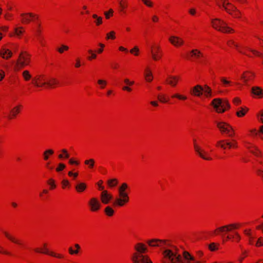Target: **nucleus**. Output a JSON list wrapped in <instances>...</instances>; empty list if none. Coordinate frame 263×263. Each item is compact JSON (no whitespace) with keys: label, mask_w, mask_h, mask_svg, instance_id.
I'll list each match as a JSON object with an SVG mask.
<instances>
[{"label":"nucleus","mask_w":263,"mask_h":263,"mask_svg":"<svg viewBox=\"0 0 263 263\" xmlns=\"http://www.w3.org/2000/svg\"><path fill=\"white\" fill-rule=\"evenodd\" d=\"M176 251L178 249L176 247H174ZM164 256L171 260L173 263H190L191 261H195V258L189 252L184 251L183 253V257L177 252H173L171 250H166L163 252Z\"/></svg>","instance_id":"nucleus-1"},{"label":"nucleus","mask_w":263,"mask_h":263,"mask_svg":"<svg viewBox=\"0 0 263 263\" xmlns=\"http://www.w3.org/2000/svg\"><path fill=\"white\" fill-rule=\"evenodd\" d=\"M128 186L126 183H123L119 188V197L116 198L114 202L115 206H122L129 201V197L126 191L128 189Z\"/></svg>","instance_id":"nucleus-2"},{"label":"nucleus","mask_w":263,"mask_h":263,"mask_svg":"<svg viewBox=\"0 0 263 263\" xmlns=\"http://www.w3.org/2000/svg\"><path fill=\"white\" fill-rule=\"evenodd\" d=\"M31 55L26 51H21L15 64L14 68L15 71H19L30 65Z\"/></svg>","instance_id":"nucleus-3"},{"label":"nucleus","mask_w":263,"mask_h":263,"mask_svg":"<svg viewBox=\"0 0 263 263\" xmlns=\"http://www.w3.org/2000/svg\"><path fill=\"white\" fill-rule=\"evenodd\" d=\"M211 25L214 29L224 33L232 34L235 32V30L229 26L226 22L218 18L212 19Z\"/></svg>","instance_id":"nucleus-4"},{"label":"nucleus","mask_w":263,"mask_h":263,"mask_svg":"<svg viewBox=\"0 0 263 263\" xmlns=\"http://www.w3.org/2000/svg\"><path fill=\"white\" fill-rule=\"evenodd\" d=\"M215 110L217 113H223L230 107L228 100H222L220 98L214 99L211 103Z\"/></svg>","instance_id":"nucleus-5"},{"label":"nucleus","mask_w":263,"mask_h":263,"mask_svg":"<svg viewBox=\"0 0 263 263\" xmlns=\"http://www.w3.org/2000/svg\"><path fill=\"white\" fill-rule=\"evenodd\" d=\"M216 125L222 135H226L229 137L235 136V131L232 126L225 122H218Z\"/></svg>","instance_id":"nucleus-6"},{"label":"nucleus","mask_w":263,"mask_h":263,"mask_svg":"<svg viewBox=\"0 0 263 263\" xmlns=\"http://www.w3.org/2000/svg\"><path fill=\"white\" fill-rule=\"evenodd\" d=\"M215 147L223 150H226L227 148L235 149L238 147V143L235 140L222 139L216 142Z\"/></svg>","instance_id":"nucleus-7"},{"label":"nucleus","mask_w":263,"mask_h":263,"mask_svg":"<svg viewBox=\"0 0 263 263\" xmlns=\"http://www.w3.org/2000/svg\"><path fill=\"white\" fill-rule=\"evenodd\" d=\"M222 10H225L228 13L235 18H240L241 17V12L229 1L227 2Z\"/></svg>","instance_id":"nucleus-8"},{"label":"nucleus","mask_w":263,"mask_h":263,"mask_svg":"<svg viewBox=\"0 0 263 263\" xmlns=\"http://www.w3.org/2000/svg\"><path fill=\"white\" fill-rule=\"evenodd\" d=\"M151 52L152 58L155 61H158L161 59L163 56V51L159 44H155L151 47Z\"/></svg>","instance_id":"nucleus-9"},{"label":"nucleus","mask_w":263,"mask_h":263,"mask_svg":"<svg viewBox=\"0 0 263 263\" xmlns=\"http://www.w3.org/2000/svg\"><path fill=\"white\" fill-rule=\"evenodd\" d=\"M47 77L44 74H37L32 79V84L36 87H46Z\"/></svg>","instance_id":"nucleus-10"},{"label":"nucleus","mask_w":263,"mask_h":263,"mask_svg":"<svg viewBox=\"0 0 263 263\" xmlns=\"http://www.w3.org/2000/svg\"><path fill=\"white\" fill-rule=\"evenodd\" d=\"M187 57L189 60L197 62L203 58L204 54L201 50L195 48L192 49L188 52Z\"/></svg>","instance_id":"nucleus-11"},{"label":"nucleus","mask_w":263,"mask_h":263,"mask_svg":"<svg viewBox=\"0 0 263 263\" xmlns=\"http://www.w3.org/2000/svg\"><path fill=\"white\" fill-rule=\"evenodd\" d=\"M194 147L195 151L203 159L210 161L212 160L210 154L202 148L197 143L196 140L194 141Z\"/></svg>","instance_id":"nucleus-12"},{"label":"nucleus","mask_w":263,"mask_h":263,"mask_svg":"<svg viewBox=\"0 0 263 263\" xmlns=\"http://www.w3.org/2000/svg\"><path fill=\"white\" fill-rule=\"evenodd\" d=\"M38 20V15L33 13H23L21 15V22L23 24H28L31 22H36Z\"/></svg>","instance_id":"nucleus-13"},{"label":"nucleus","mask_w":263,"mask_h":263,"mask_svg":"<svg viewBox=\"0 0 263 263\" xmlns=\"http://www.w3.org/2000/svg\"><path fill=\"white\" fill-rule=\"evenodd\" d=\"M227 45L230 47H235L239 52L249 57H252V55L249 53V48L240 46L233 40H231L228 41Z\"/></svg>","instance_id":"nucleus-14"},{"label":"nucleus","mask_w":263,"mask_h":263,"mask_svg":"<svg viewBox=\"0 0 263 263\" xmlns=\"http://www.w3.org/2000/svg\"><path fill=\"white\" fill-rule=\"evenodd\" d=\"M88 206L91 212H98L101 207V204L97 198L92 197L88 202Z\"/></svg>","instance_id":"nucleus-15"},{"label":"nucleus","mask_w":263,"mask_h":263,"mask_svg":"<svg viewBox=\"0 0 263 263\" xmlns=\"http://www.w3.org/2000/svg\"><path fill=\"white\" fill-rule=\"evenodd\" d=\"M132 259L134 263H152L147 256L137 253L134 254Z\"/></svg>","instance_id":"nucleus-16"},{"label":"nucleus","mask_w":263,"mask_h":263,"mask_svg":"<svg viewBox=\"0 0 263 263\" xmlns=\"http://www.w3.org/2000/svg\"><path fill=\"white\" fill-rule=\"evenodd\" d=\"M23 108L22 105H18L13 107L9 111L7 119L8 120H14L17 118V115L21 112V110Z\"/></svg>","instance_id":"nucleus-17"},{"label":"nucleus","mask_w":263,"mask_h":263,"mask_svg":"<svg viewBox=\"0 0 263 263\" xmlns=\"http://www.w3.org/2000/svg\"><path fill=\"white\" fill-rule=\"evenodd\" d=\"M255 78V73L251 71H245L241 75L240 80L244 84H247L248 82L252 81Z\"/></svg>","instance_id":"nucleus-18"},{"label":"nucleus","mask_w":263,"mask_h":263,"mask_svg":"<svg viewBox=\"0 0 263 263\" xmlns=\"http://www.w3.org/2000/svg\"><path fill=\"white\" fill-rule=\"evenodd\" d=\"M168 41L176 47H181L184 44V41L182 38L175 35L171 36L168 39Z\"/></svg>","instance_id":"nucleus-19"},{"label":"nucleus","mask_w":263,"mask_h":263,"mask_svg":"<svg viewBox=\"0 0 263 263\" xmlns=\"http://www.w3.org/2000/svg\"><path fill=\"white\" fill-rule=\"evenodd\" d=\"M60 85L59 80L54 77H47L46 88H54Z\"/></svg>","instance_id":"nucleus-20"},{"label":"nucleus","mask_w":263,"mask_h":263,"mask_svg":"<svg viewBox=\"0 0 263 263\" xmlns=\"http://www.w3.org/2000/svg\"><path fill=\"white\" fill-rule=\"evenodd\" d=\"M180 80V76L170 75L167 77L166 82L171 86L175 87L177 85Z\"/></svg>","instance_id":"nucleus-21"},{"label":"nucleus","mask_w":263,"mask_h":263,"mask_svg":"<svg viewBox=\"0 0 263 263\" xmlns=\"http://www.w3.org/2000/svg\"><path fill=\"white\" fill-rule=\"evenodd\" d=\"M203 87L200 85H196L190 89V93L191 95L200 97L203 95Z\"/></svg>","instance_id":"nucleus-22"},{"label":"nucleus","mask_w":263,"mask_h":263,"mask_svg":"<svg viewBox=\"0 0 263 263\" xmlns=\"http://www.w3.org/2000/svg\"><path fill=\"white\" fill-rule=\"evenodd\" d=\"M253 97L257 99L263 98V89L259 86H253L251 88Z\"/></svg>","instance_id":"nucleus-23"},{"label":"nucleus","mask_w":263,"mask_h":263,"mask_svg":"<svg viewBox=\"0 0 263 263\" xmlns=\"http://www.w3.org/2000/svg\"><path fill=\"white\" fill-rule=\"evenodd\" d=\"M240 227L239 223H233L219 228L217 231L218 232L231 231L233 229H238Z\"/></svg>","instance_id":"nucleus-24"},{"label":"nucleus","mask_w":263,"mask_h":263,"mask_svg":"<svg viewBox=\"0 0 263 263\" xmlns=\"http://www.w3.org/2000/svg\"><path fill=\"white\" fill-rule=\"evenodd\" d=\"M13 55L11 50L5 47H3L0 49V57L5 60H9Z\"/></svg>","instance_id":"nucleus-25"},{"label":"nucleus","mask_w":263,"mask_h":263,"mask_svg":"<svg viewBox=\"0 0 263 263\" xmlns=\"http://www.w3.org/2000/svg\"><path fill=\"white\" fill-rule=\"evenodd\" d=\"M123 82L126 85L122 87V90L127 92H131L133 89L130 87L135 84V81L133 80H130L128 78H125L123 80Z\"/></svg>","instance_id":"nucleus-26"},{"label":"nucleus","mask_w":263,"mask_h":263,"mask_svg":"<svg viewBox=\"0 0 263 263\" xmlns=\"http://www.w3.org/2000/svg\"><path fill=\"white\" fill-rule=\"evenodd\" d=\"M111 199V195L108 194L106 190H104L102 192L101 194V200L103 203L105 204H108Z\"/></svg>","instance_id":"nucleus-27"},{"label":"nucleus","mask_w":263,"mask_h":263,"mask_svg":"<svg viewBox=\"0 0 263 263\" xmlns=\"http://www.w3.org/2000/svg\"><path fill=\"white\" fill-rule=\"evenodd\" d=\"M91 18L92 24L96 27H99L103 23V17L101 16L98 15L96 13H93L91 15Z\"/></svg>","instance_id":"nucleus-28"},{"label":"nucleus","mask_w":263,"mask_h":263,"mask_svg":"<svg viewBox=\"0 0 263 263\" xmlns=\"http://www.w3.org/2000/svg\"><path fill=\"white\" fill-rule=\"evenodd\" d=\"M128 7V2L127 0L119 1V12L123 14L126 13V9Z\"/></svg>","instance_id":"nucleus-29"},{"label":"nucleus","mask_w":263,"mask_h":263,"mask_svg":"<svg viewBox=\"0 0 263 263\" xmlns=\"http://www.w3.org/2000/svg\"><path fill=\"white\" fill-rule=\"evenodd\" d=\"M143 74L144 79L146 82H151L153 81V76L152 70L149 66L145 67Z\"/></svg>","instance_id":"nucleus-30"},{"label":"nucleus","mask_w":263,"mask_h":263,"mask_svg":"<svg viewBox=\"0 0 263 263\" xmlns=\"http://www.w3.org/2000/svg\"><path fill=\"white\" fill-rule=\"evenodd\" d=\"M203 94L206 98H211L214 96L213 94L212 89L205 85L203 87Z\"/></svg>","instance_id":"nucleus-31"},{"label":"nucleus","mask_w":263,"mask_h":263,"mask_svg":"<svg viewBox=\"0 0 263 263\" xmlns=\"http://www.w3.org/2000/svg\"><path fill=\"white\" fill-rule=\"evenodd\" d=\"M246 147L254 155L258 157L261 156V152L256 146L251 144H248L246 145Z\"/></svg>","instance_id":"nucleus-32"},{"label":"nucleus","mask_w":263,"mask_h":263,"mask_svg":"<svg viewBox=\"0 0 263 263\" xmlns=\"http://www.w3.org/2000/svg\"><path fill=\"white\" fill-rule=\"evenodd\" d=\"M25 32V29L23 27L20 26L15 27L14 29V35L21 39Z\"/></svg>","instance_id":"nucleus-33"},{"label":"nucleus","mask_w":263,"mask_h":263,"mask_svg":"<svg viewBox=\"0 0 263 263\" xmlns=\"http://www.w3.org/2000/svg\"><path fill=\"white\" fill-rule=\"evenodd\" d=\"M54 151L52 149H47L43 153V158L45 161H47L54 154Z\"/></svg>","instance_id":"nucleus-34"},{"label":"nucleus","mask_w":263,"mask_h":263,"mask_svg":"<svg viewBox=\"0 0 263 263\" xmlns=\"http://www.w3.org/2000/svg\"><path fill=\"white\" fill-rule=\"evenodd\" d=\"M159 242H160V243H165V240L154 239L149 240L147 241V243L148 244L149 246H150L151 247L161 246V245L159 243Z\"/></svg>","instance_id":"nucleus-35"},{"label":"nucleus","mask_w":263,"mask_h":263,"mask_svg":"<svg viewBox=\"0 0 263 263\" xmlns=\"http://www.w3.org/2000/svg\"><path fill=\"white\" fill-rule=\"evenodd\" d=\"M135 250L139 253V254H142L147 251V248L144 244L141 243H137L135 247Z\"/></svg>","instance_id":"nucleus-36"},{"label":"nucleus","mask_w":263,"mask_h":263,"mask_svg":"<svg viewBox=\"0 0 263 263\" xmlns=\"http://www.w3.org/2000/svg\"><path fill=\"white\" fill-rule=\"evenodd\" d=\"M172 99H177L179 101H185L188 99V97L186 95L181 94L179 93H175L171 96Z\"/></svg>","instance_id":"nucleus-37"},{"label":"nucleus","mask_w":263,"mask_h":263,"mask_svg":"<svg viewBox=\"0 0 263 263\" xmlns=\"http://www.w3.org/2000/svg\"><path fill=\"white\" fill-rule=\"evenodd\" d=\"M248 110L249 108L247 107H239L238 108V110L236 111V116L239 118L243 117L246 115Z\"/></svg>","instance_id":"nucleus-38"},{"label":"nucleus","mask_w":263,"mask_h":263,"mask_svg":"<svg viewBox=\"0 0 263 263\" xmlns=\"http://www.w3.org/2000/svg\"><path fill=\"white\" fill-rule=\"evenodd\" d=\"M34 250L36 252L42 253H44V254H48V255H51L52 256L55 257H57V258H62V256L61 254H55V253H53L52 252H50L48 251V250L47 249H45L44 251H42L41 250H40L38 248L35 249Z\"/></svg>","instance_id":"nucleus-39"},{"label":"nucleus","mask_w":263,"mask_h":263,"mask_svg":"<svg viewBox=\"0 0 263 263\" xmlns=\"http://www.w3.org/2000/svg\"><path fill=\"white\" fill-rule=\"evenodd\" d=\"M69 49V46L65 44H61L60 46L56 48V50L60 54H63L65 52L68 51Z\"/></svg>","instance_id":"nucleus-40"},{"label":"nucleus","mask_w":263,"mask_h":263,"mask_svg":"<svg viewBox=\"0 0 263 263\" xmlns=\"http://www.w3.org/2000/svg\"><path fill=\"white\" fill-rule=\"evenodd\" d=\"M86 184L84 182L79 183L76 186V190L78 193H82L84 192L86 189Z\"/></svg>","instance_id":"nucleus-41"},{"label":"nucleus","mask_w":263,"mask_h":263,"mask_svg":"<svg viewBox=\"0 0 263 263\" xmlns=\"http://www.w3.org/2000/svg\"><path fill=\"white\" fill-rule=\"evenodd\" d=\"M229 0H214L215 5L220 9H222Z\"/></svg>","instance_id":"nucleus-42"},{"label":"nucleus","mask_w":263,"mask_h":263,"mask_svg":"<svg viewBox=\"0 0 263 263\" xmlns=\"http://www.w3.org/2000/svg\"><path fill=\"white\" fill-rule=\"evenodd\" d=\"M220 82L221 83L222 86L223 87H228L231 86L232 84V82L228 80L225 77H222L220 78Z\"/></svg>","instance_id":"nucleus-43"},{"label":"nucleus","mask_w":263,"mask_h":263,"mask_svg":"<svg viewBox=\"0 0 263 263\" xmlns=\"http://www.w3.org/2000/svg\"><path fill=\"white\" fill-rule=\"evenodd\" d=\"M22 77L25 81H29L32 79V76L28 70H25L23 71Z\"/></svg>","instance_id":"nucleus-44"},{"label":"nucleus","mask_w":263,"mask_h":263,"mask_svg":"<svg viewBox=\"0 0 263 263\" xmlns=\"http://www.w3.org/2000/svg\"><path fill=\"white\" fill-rule=\"evenodd\" d=\"M37 39L40 47L44 48L47 46V42L43 36L37 37Z\"/></svg>","instance_id":"nucleus-45"},{"label":"nucleus","mask_w":263,"mask_h":263,"mask_svg":"<svg viewBox=\"0 0 263 263\" xmlns=\"http://www.w3.org/2000/svg\"><path fill=\"white\" fill-rule=\"evenodd\" d=\"M47 184L49 186V189L53 190L57 187L55 180L52 178H50L47 181Z\"/></svg>","instance_id":"nucleus-46"},{"label":"nucleus","mask_w":263,"mask_h":263,"mask_svg":"<svg viewBox=\"0 0 263 263\" xmlns=\"http://www.w3.org/2000/svg\"><path fill=\"white\" fill-rule=\"evenodd\" d=\"M4 234H5V235L6 236V237L8 239H9L10 241H11L12 242H13L15 243L20 245H22L21 242L19 240L16 239L14 237H12L11 235H10L7 232H4Z\"/></svg>","instance_id":"nucleus-47"},{"label":"nucleus","mask_w":263,"mask_h":263,"mask_svg":"<svg viewBox=\"0 0 263 263\" xmlns=\"http://www.w3.org/2000/svg\"><path fill=\"white\" fill-rule=\"evenodd\" d=\"M97 84L99 86V88L101 89H104L107 85V81L102 79H99L97 81Z\"/></svg>","instance_id":"nucleus-48"},{"label":"nucleus","mask_w":263,"mask_h":263,"mask_svg":"<svg viewBox=\"0 0 263 263\" xmlns=\"http://www.w3.org/2000/svg\"><path fill=\"white\" fill-rule=\"evenodd\" d=\"M116 32L114 31H111L108 32L107 33H106V34L105 39L106 40H114L116 39Z\"/></svg>","instance_id":"nucleus-49"},{"label":"nucleus","mask_w":263,"mask_h":263,"mask_svg":"<svg viewBox=\"0 0 263 263\" xmlns=\"http://www.w3.org/2000/svg\"><path fill=\"white\" fill-rule=\"evenodd\" d=\"M61 152L63 154H60L59 155L58 158L59 159H63V158L67 159L69 157V155L67 149H63L61 150Z\"/></svg>","instance_id":"nucleus-50"},{"label":"nucleus","mask_w":263,"mask_h":263,"mask_svg":"<svg viewBox=\"0 0 263 263\" xmlns=\"http://www.w3.org/2000/svg\"><path fill=\"white\" fill-rule=\"evenodd\" d=\"M36 22L37 26V28H36V36L39 37L40 36H42V27H41V23L39 20Z\"/></svg>","instance_id":"nucleus-51"},{"label":"nucleus","mask_w":263,"mask_h":263,"mask_svg":"<svg viewBox=\"0 0 263 263\" xmlns=\"http://www.w3.org/2000/svg\"><path fill=\"white\" fill-rule=\"evenodd\" d=\"M88 52L89 54H90V56L87 57V59L88 61H92L93 60H95L97 58V55L95 51H93L91 49H89L88 50Z\"/></svg>","instance_id":"nucleus-52"},{"label":"nucleus","mask_w":263,"mask_h":263,"mask_svg":"<svg viewBox=\"0 0 263 263\" xmlns=\"http://www.w3.org/2000/svg\"><path fill=\"white\" fill-rule=\"evenodd\" d=\"M95 161L93 159H90L88 160H86L84 161V164L85 165H88V167L90 169L93 168V167L95 166Z\"/></svg>","instance_id":"nucleus-53"},{"label":"nucleus","mask_w":263,"mask_h":263,"mask_svg":"<svg viewBox=\"0 0 263 263\" xmlns=\"http://www.w3.org/2000/svg\"><path fill=\"white\" fill-rule=\"evenodd\" d=\"M83 65L82 60L80 57H77L74 60V67L76 68H80Z\"/></svg>","instance_id":"nucleus-54"},{"label":"nucleus","mask_w":263,"mask_h":263,"mask_svg":"<svg viewBox=\"0 0 263 263\" xmlns=\"http://www.w3.org/2000/svg\"><path fill=\"white\" fill-rule=\"evenodd\" d=\"M114 11L112 9L110 8L107 11H105L104 14L106 20L109 19L114 15Z\"/></svg>","instance_id":"nucleus-55"},{"label":"nucleus","mask_w":263,"mask_h":263,"mask_svg":"<svg viewBox=\"0 0 263 263\" xmlns=\"http://www.w3.org/2000/svg\"><path fill=\"white\" fill-rule=\"evenodd\" d=\"M249 53H250L252 55L251 57H252L253 55H255V56L263 58V54L260 53L259 52H258L255 50H252V49H251L249 48Z\"/></svg>","instance_id":"nucleus-56"},{"label":"nucleus","mask_w":263,"mask_h":263,"mask_svg":"<svg viewBox=\"0 0 263 263\" xmlns=\"http://www.w3.org/2000/svg\"><path fill=\"white\" fill-rule=\"evenodd\" d=\"M118 181L117 179H111L107 181V184L109 187H112L116 186L118 184Z\"/></svg>","instance_id":"nucleus-57"},{"label":"nucleus","mask_w":263,"mask_h":263,"mask_svg":"<svg viewBox=\"0 0 263 263\" xmlns=\"http://www.w3.org/2000/svg\"><path fill=\"white\" fill-rule=\"evenodd\" d=\"M143 4L148 8H153L154 5V3L152 0H141Z\"/></svg>","instance_id":"nucleus-58"},{"label":"nucleus","mask_w":263,"mask_h":263,"mask_svg":"<svg viewBox=\"0 0 263 263\" xmlns=\"http://www.w3.org/2000/svg\"><path fill=\"white\" fill-rule=\"evenodd\" d=\"M157 98L159 101L162 103H165L168 102V100L166 99L165 95L162 94H159L157 96Z\"/></svg>","instance_id":"nucleus-59"},{"label":"nucleus","mask_w":263,"mask_h":263,"mask_svg":"<svg viewBox=\"0 0 263 263\" xmlns=\"http://www.w3.org/2000/svg\"><path fill=\"white\" fill-rule=\"evenodd\" d=\"M249 135L251 136H258L260 138V135L259 130H257L255 128L249 130Z\"/></svg>","instance_id":"nucleus-60"},{"label":"nucleus","mask_w":263,"mask_h":263,"mask_svg":"<svg viewBox=\"0 0 263 263\" xmlns=\"http://www.w3.org/2000/svg\"><path fill=\"white\" fill-rule=\"evenodd\" d=\"M130 52L134 54L135 56H138L139 54V49L137 46H135L133 48L130 50Z\"/></svg>","instance_id":"nucleus-61"},{"label":"nucleus","mask_w":263,"mask_h":263,"mask_svg":"<svg viewBox=\"0 0 263 263\" xmlns=\"http://www.w3.org/2000/svg\"><path fill=\"white\" fill-rule=\"evenodd\" d=\"M61 183H62V187L63 189H65L67 187H69V186H70V183L68 180H66V179L63 180Z\"/></svg>","instance_id":"nucleus-62"},{"label":"nucleus","mask_w":263,"mask_h":263,"mask_svg":"<svg viewBox=\"0 0 263 263\" xmlns=\"http://www.w3.org/2000/svg\"><path fill=\"white\" fill-rule=\"evenodd\" d=\"M66 167V165L64 163H60L58 167L56 168V171L60 172L62 171Z\"/></svg>","instance_id":"nucleus-63"},{"label":"nucleus","mask_w":263,"mask_h":263,"mask_svg":"<svg viewBox=\"0 0 263 263\" xmlns=\"http://www.w3.org/2000/svg\"><path fill=\"white\" fill-rule=\"evenodd\" d=\"M258 120L263 123V109L261 110L257 115Z\"/></svg>","instance_id":"nucleus-64"}]
</instances>
